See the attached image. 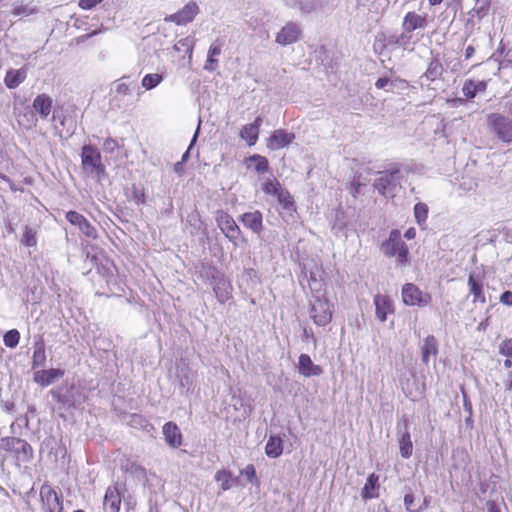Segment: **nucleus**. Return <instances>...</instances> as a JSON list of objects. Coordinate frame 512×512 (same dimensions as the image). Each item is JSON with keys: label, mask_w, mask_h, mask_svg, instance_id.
<instances>
[{"label": "nucleus", "mask_w": 512, "mask_h": 512, "mask_svg": "<svg viewBox=\"0 0 512 512\" xmlns=\"http://www.w3.org/2000/svg\"><path fill=\"white\" fill-rule=\"evenodd\" d=\"M381 251L387 257H395L397 266H406L409 262L408 246L397 229L392 230L388 239L381 244Z\"/></svg>", "instance_id": "f257e3e1"}, {"label": "nucleus", "mask_w": 512, "mask_h": 512, "mask_svg": "<svg viewBox=\"0 0 512 512\" xmlns=\"http://www.w3.org/2000/svg\"><path fill=\"white\" fill-rule=\"evenodd\" d=\"M402 178L403 174L397 168L381 171L377 173L373 186L380 195L393 197L401 186Z\"/></svg>", "instance_id": "f03ea898"}, {"label": "nucleus", "mask_w": 512, "mask_h": 512, "mask_svg": "<svg viewBox=\"0 0 512 512\" xmlns=\"http://www.w3.org/2000/svg\"><path fill=\"white\" fill-rule=\"evenodd\" d=\"M82 168L86 173L94 174L98 180H101L106 172L101 163V154L98 149L92 145H84L81 152Z\"/></svg>", "instance_id": "7ed1b4c3"}, {"label": "nucleus", "mask_w": 512, "mask_h": 512, "mask_svg": "<svg viewBox=\"0 0 512 512\" xmlns=\"http://www.w3.org/2000/svg\"><path fill=\"white\" fill-rule=\"evenodd\" d=\"M487 125L503 142H512V118L501 113L487 115Z\"/></svg>", "instance_id": "20e7f679"}, {"label": "nucleus", "mask_w": 512, "mask_h": 512, "mask_svg": "<svg viewBox=\"0 0 512 512\" xmlns=\"http://www.w3.org/2000/svg\"><path fill=\"white\" fill-rule=\"evenodd\" d=\"M332 304L325 297H316L311 300L310 316L314 323L325 326L332 319Z\"/></svg>", "instance_id": "39448f33"}, {"label": "nucleus", "mask_w": 512, "mask_h": 512, "mask_svg": "<svg viewBox=\"0 0 512 512\" xmlns=\"http://www.w3.org/2000/svg\"><path fill=\"white\" fill-rule=\"evenodd\" d=\"M215 220L225 237L236 244V241L241 234V230L232 216L223 210H218L215 215Z\"/></svg>", "instance_id": "423d86ee"}, {"label": "nucleus", "mask_w": 512, "mask_h": 512, "mask_svg": "<svg viewBox=\"0 0 512 512\" xmlns=\"http://www.w3.org/2000/svg\"><path fill=\"white\" fill-rule=\"evenodd\" d=\"M40 497L46 512H62V496L51 486L44 484L40 488Z\"/></svg>", "instance_id": "0eeeda50"}, {"label": "nucleus", "mask_w": 512, "mask_h": 512, "mask_svg": "<svg viewBox=\"0 0 512 512\" xmlns=\"http://www.w3.org/2000/svg\"><path fill=\"white\" fill-rule=\"evenodd\" d=\"M65 218L87 238L96 239L98 237L96 228L82 214L71 210L66 213Z\"/></svg>", "instance_id": "6e6552de"}, {"label": "nucleus", "mask_w": 512, "mask_h": 512, "mask_svg": "<svg viewBox=\"0 0 512 512\" xmlns=\"http://www.w3.org/2000/svg\"><path fill=\"white\" fill-rule=\"evenodd\" d=\"M402 300L408 306H425L429 301V296L414 284L407 283L402 288Z\"/></svg>", "instance_id": "1a4fd4ad"}, {"label": "nucleus", "mask_w": 512, "mask_h": 512, "mask_svg": "<svg viewBox=\"0 0 512 512\" xmlns=\"http://www.w3.org/2000/svg\"><path fill=\"white\" fill-rule=\"evenodd\" d=\"M199 12V7L196 2H188L181 10L178 12L168 15L164 18L165 22H173L177 25H185L195 18V16Z\"/></svg>", "instance_id": "9d476101"}, {"label": "nucleus", "mask_w": 512, "mask_h": 512, "mask_svg": "<svg viewBox=\"0 0 512 512\" xmlns=\"http://www.w3.org/2000/svg\"><path fill=\"white\" fill-rule=\"evenodd\" d=\"M121 502L122 493L120 491L119 484L115 483L108 486L102 503L103 512H119Z\"/></svg>", "instance_id": "9b49d317"}, {"label": "nucleus", "mask_w": 512, "mask_h": 512, "mask_svg": "<svg viewBox=\"0 0 512 512\" xmlns=\"http://www.w3.org/2000/svg\"><path fill=\"white\" fill-rule=\"evenodd\" d=\"M374 305H375L376 317L381 322H385L387 320V316L394 312L393 302L386 295H382V294L375 295Z\"/></svg>", "instance_id": "f8f14e48"}, {"label": "nucleus", "mask_w": 512, "mask_h": 512, "mask_svg": "<svg viewBox=\"0 0 512 512\" xmlns=\"http://www.w3.org/2000/svg\"><path fill=\"white\" fill-rule=\"evenodd\" d=\"M166 443L172 448H178L182 445V434L179 427L174 422H167L162 428Z\"/></svg>", "instance_id": "ddd939ff"}, {"label": "nucleus", "mask_w": 512, "mask_h": 512, "mask_svg": "<svg viewBox=\"0 0 512 512\" xmlns=\"http://www.w3.org/2000/svg\"><path fill=\"white\" fill-rule=\"evenodd\" d=\"M299 373L305 377L319 376L323 373L322 368L316 365L307 354H301L298 361Z\"/></svg>", "instance_id": "4468645a"}, {"label": "nucleus", "mask_w": 512, "mask_h": 512, "mask_svg": "<svg viewBox=\"0 0 512 512\" xmlns=\"http://www.w3.org/2000/svg\"><path fill=\"white\" fill-rule=\"evenodd\" d=\"M53 105L52 98L47 94H40L33 100L32 107L41 119H46L51 113Z\"/></svg>", "instance_id": "2eb2a0df"}, {"label": "nucleus", "mask_w": 512, "mask_h": 512, "mask_svg": "<svg viewBox=\"0 0 512 512\" xmlns=\"http://www.w3.org/2000/svg\"><path fill=\"white\" fill-rule=\"evenodd\" d=\"M63 375L64 371L58 368L40 370L34 373V381L41 386H49Z\"/></svg>", "instance_id": "dca6fc26"}, {"label": "nucleus", "mask_w": 512, "mask_h": 512, "mask_svg": "<svg viewBox=\"0 0 512 512\" xmlns=\"http://www.w3.org/2000/svg\"><path fill=\"white\" fill-rule=\"evenodd\" d=\"M263 191L266 194L273 195L277 198L279 205L284 209H288V196L284 194L277 181H267L263 184Z\"/></svg>", "instance_id": "f3484780"}, {"label": "nucleus", "mask_w": 512, "mask_h": 512, "mask_svg": "<svg viewBox=\"0 0 512 512\" xmlns=\"http://www.w3.org/2000/svg\"><path fill=\"white\" fill-rule=\"evenodd\" d=\"M469 292L473 296V302H480L484 304L486 302L485 294L483 291V285L480 280V276L474 273H470L468 277Z\"/></svg>", "instance_id": "a211bd4d"}, {"label": "nucleus", "mask_w": 512, "mask_h": 512, "mask_svg": "<svg viewBox=\"0 0 512 512\" xmlns=\"http://www.w3.org/2000/svg\"><path fill=\"white\" fill-rule=\"evenodd\" d=\"M261 124V118L257 117L253 123L244 125L240 131V137L247 142L249 146L256 143L259 134V126Z\"/></svg>", "instance_id": "6ab92c4d"}, {"label": "nucleus", "mask_w": 512, "mask_h": 512, "mask_svg": "<svg viewBox=\"0 0 512 512\" xmlns=\"http://www.w3.org/2000/svg\"><path fill=\"white\" fill-rule=\"evenodd\" d=\"M241 222L254 233H260L263 229L262 214L259 211L247 212L241 216Z\"/></svg>", "instance_id": "aec40b11"}, {"label": "nucleus", "mask_w": 512, "mask_h": 512, "mask_svg": "<svg viewBox=\"0 0 512 512\" xmlns=\"http://www.w3.org/2000/svg\"><path fill=\"white\" fill-rule=\"evenodd\" d=\"M427 24L424 16L418 15L414 12H408L403 19V29L410 33L419 28H425Z\"/></svg>", "instance_id": "412c9836"}, {"label": "nucleus", "mask_w": 512, "mask_h": 512, "mask_svg": "<svg viewBox=\"0 0 512 512\" xmlns=\"http://www.w3.org/2000/svg\"><path fill=\"white\" fill-rule=\"evenodd\" d=\"M27 77V72L24 68L10 69L7 71L4 83L9 89L18 87Z\"/></svg>", "instance_id": "4be33fe9"}, {"label": "nucleus", "mask_w": 512, "mask_h": 512, "mask_svg": "<svg viewBox=\"0 0 512 512\" xmlns=\"http://www.w3.org/2000/svg\"><path fill=\"white\" fill-rule=\"evenodd\" d=\"M421 351H422V361H423V363L428 365L429 361H430V357L431 356L436 357V355L438 353V343H437L436 338L432 335L427 336L424 339Z\"/></svg>", "instance_id": "5701e85b"}, {"label": "nucleus", "mask_w": 512, "mask_h": 512, "mask_svg": "<svg viewBox=\"0 0 512 512\" xmlns=\"http://www.w3.org/2000/svg\"><path fill=\"white\" fill-rule=\"evenodd\" d=\"M379 476L372 473L368 476L364 487L361 490V496L363 499H372L378 497V485Z\"/></svg>", "instance_id": "b1692460"}, {"label": "nucleus", "mask_w": 512, "mask_h": 512, "mask_svg": "<svg viewBox=\"0 0 512 512\" xmlns=\"http://www.w3.org/2000/svg\"><path fill=\"white\" fill-rule=\"evenodd\" d=\"M405 430L399 438L400 454L403 458L408 459L413 453V443L411 441L410 432L408 431L407 421L404 422Z\"/></svg>", "instance_id": "393cba45"}, {"label": "nucleus", "mask_w": 512, "mask_h": 512, "mask_svg": "<svg viewBox=\"0 0 512 512\" xmlns=\"http://www.w3.org/2000/svg\"><path fill=\"white\" fill-rule=\"evenodd\" d=\"M215 480L221 483V489L227 491L238 483V478L233 477L229 470H219L215 474Z\"/></svg>", "instance_id": "a878e982"}, {"label": "nucleus", "mask_w": 512, "mask_h": 512, "mask_svg": "<svg viewBox=\"0 0 512 512\" xmlns=\"http://www.w3.org/2000/svg\"><path fill=\"white\" fill-rule=\"evenodd\" d=\"M443 71L444 69L440 61L437 59H432L421 79H426L430 82L435 81L442 76Z\"/></svg>", "instance_id": "bb28decb"}, {"label": "nucleus", "mask_w": 512, "mask_h": 512, "mask_svg": "<svg viewBox=\"0 0 512 512\" xmlns=\"http://www.w3.org/2000/svg\"><path fill=\"white\" fill-rule=\"evenodd\" d=\"M14 454L19 460L28 462L33 458V448L26 440L20 438Z\"/></svg>", "instance_id": "cd10ccee"}, {"label": "nucleus", "mask_w": 512, "mask_h": 512, "mask_svg": "<svg viewBox=\"0 0 512 512\" xmlns=\"http://www.w3.org/2000/svg\"><path fill=\"white\" fill-rule=\"evenodd\" d=\"M304 272H309V281H322L324 280V271L320 265H318L314 260H310L307 263L303 264Z\"/></svg>", "instance_id": "c85d7f7f"}, {"label": "nucleus", "mask_w": 512, "mask_h": 512, "mask_svg": "<svg viewBox=\"0 0 512 512\" xmlns=\"http://www.w3.org/2000/svg\"><path fill=\"white\" fill-rule=\"evenodd\" d=\"M222 51V45L219 43H213L208 51V57L206 60V63L204 65V69L212 72L216 69L217 60L215 59L216 56L220 55Z\"/></svg>", "instance_id": "c756f323"}, {"label": "nucleus", "mask_w": 512, "mask_h": 512, "mask_svg": "<svg viewBox=\"0 0 512 512\" xmlns=\"http://www.w3.org/2000/svg\"><path fill=\"white\" fill-rule=\"evenodd\" d=\"M195 46V39L192 36H187L177 41L174 49L178 52H184L188 55L189 60L192 59L193 49Z\"/></svg>", "instance_id": "7c9ffc66"}, {"label": "nucleus", "mask_w": 512, "mask_h": 512, "mask_svg": "<svg viewBox=\"0 0 512 512\" xmlns=\"http://www.w3.org/2000/svg\"><path fill=\"white\" fill-rule=\"evenodd\" d=\"M288 145V134L284 130L274 132L269 138V147L271 149H280Z\"/></svg>", "instance_id": "2f4dec72"}, {"label": "nucleus", "mask_w": 512, "mask_h": 512, "mask_svg": "<svg viewBox=\"0 0 512 512\" xmlns=\"http://www.w3.org/2000/svg\"><path fill=\"white\" fill-rule=\"evenodd\" d=\"M46 361L45 346L42 340L35 343V350L33 353L32 367H44Z\"/></svg>", "instance_id": "473e14b6"}, {"label": "nucleus", "mask_w": 512, "mask_h": 512, "mask_svg": "<svg viewBox=\"0 0 512 512\" xmlns=\"http://www.w3.org/2000/svg\"><path fill=\"white\" fill-rule=\"evenodd\" d=\"M265 450L269 457H278L283 450L281 439L275 436H271L266 444Z\"/></svg>", "instance_id": "72a5a7b5"}, {"label": "nucleus", "mask_w": 512, "mask_h": 512, "mask_svg": "<svg viewBox=\"0 0 512 512\" xmlns=\"http://www.w3.org/2000/svg\"><path fill=\"white\" fill-rule=\"evenodd\" d=\"M37 230L33 227L25 225L24 232L21 238V244L26 247H34L37 245Z\"/></svg>", "instance_id": "f704fd0d"}, {"label": "nucleus", "mask_w": 512, "mask_h": 512, "mask_svg": "<svg viewBox=\"0 0 512 512\" xmlns=\"http://www.w3.org/2000/svg\"><path fill=\"white\" fill-rule=\"evenodd\" d=\"M214 292L220 303H224L230 298L229 284H227L224 280H219L216 283Z\"/></svg>", "instance_id": "c9c22d12"}, {"label": "nucleus", "mask_w": 512, "mask_h": 512, "mask_svg": "<svg viewBox=\"0 0 512 512\" xmlns=\"http://www.w3.org/2000/svg\"><path fill=\"white\" fill-rule=\"evenodd\" d=\"M292 7L297 9L301 15H306L316 9V2L314 0H295Z\"/></svg>", "instance_id": "e433bc0d"}, {"label": "nucleus", "mask_w": 512, "mask_h": 512, "mask_svg": "<svg viewBox=\"0 0 512 512\" xmlns=\"http://www.w3.org/2000/svg\"><path fill=\"white\" fill-rule=\"evenodd\" d=\"M163 80V76L158 73L146 74L142 79V87L151 90L158 86Z\"/></svg>", "instance_id": "4c0bfd02"}, {"label": "nucleus", "mask_w": 512, "mask_h": 512, "mask_svg": "<svg viewBox=\"0 0 512 512\" xmlns=\"http://www.w3.org/2000/svg\"><path fill=\"white\" fill-rule=\"evenodd\" d=\"M404 506L408 512H420L423 508L420 501L416 500L412 493H406L404 496Z\"/></svg>", "instance_id": "58836bf2"}, {"label": "nucleus", "mask_w": 512, "mask_h": 512, "mask_svg": "<svg viewBox=\"0 0 512 512\" xmlns=\"http://www.w3.org/2000/svg\"><path fill=\"white\" fill-rule=\"evenodd\" d=\"M37 12V8L30 4H16L14 5L11 13L14 16H29Z\"/></svg>", "instance_id": "ea45409f"}, {"label": "nucleus", "mask_w": 512, "mask_h": 512, "mask_svg": "<svg viewBox=\"0 0 512 512\" xmlns=\"http://www.w3.org/2000/svg\"><path fill=\"white\" fill-rule=\"evenodd\" d=\"M3 341L6 347L15 348L20 341V333L17 329H11L4 334Z\"/></svg>", "instance_id": "a19ab883"}, {"label": "nucleus", "mask_w": 512, "mask_h": 512, "mask_svg": "<svg viewBox=\"0 0 512 512\" xmlns=\"http://www.w3.org/2000/svg\"><path fill=\"white\" fill-rule=\"evenodd\" d=\"M414 216L419 225L424 224L428 217V206L423 202L417 203L414 206Z\"/></svg>", "instance_id": "79ce46f5"}, {"label": "nucleus", "mask_w": 512, "mask_h": 512, "mask_svg": "<svg viewBox=\"0 0 512 512\" xmlns=\"http://www.w3.org/2000/svg\"><path fill=\"white\" fill-rule=\"evenodd\" d=\"M124 79L126 77L121 78L120 80L115 82V91L119 95H130L132 93V89H134L135 84L134 83H126L124 82Z\"/></svg>", "instance_id": "37998d69"}, {"label": "nucleus", "mask_w": 512, "mask_h": 512, "mask_svg": "<svg viewBox=\"0 0 512 512\" xmlns=\"http://www.w3.org/2000/svg\"><path fill=\"white\" fill-rule=\"evenodd\" d=\"M19 440L18 437H3L0 439V448L6 452L14 453Z\"/></svg>", "instance_id": "c03bdc74"}, {"label": "nucleus", "mask_w": 512, "mask_h": 512, "mask_svg": "<svg viewBox=\"0 0 512 512\" xmlns=\"http://www.w3.org/2000/svg\"><path fill=\"white\" fill-rule=\"evenodd\" d=\"M251 163H254V169L258 173H264L268 170V161L265 157L260 155H253L249 158Z\"/></svg>", "instance_id": "a18cd8bd"}, {"label": "nucleus", "mask_w": 512, "mask_h": 512, "mask_svg": "<svg viewBox=\"0 0 512 512\" xmlns=\"http://www.w3.org/2000/svg\"><path fill=\"white\" fill-rule=\"evenodd\" d=\"M178 380L182 393H188L193 388V377L188 372L178 375Z\"/></svg>", "instance_id": "49530a36"}, {"label": "nucleus", "mask_w": 512, "mask_h": 512, "mask_svg": "<svg viewBox=\"0 0 512 512\" xmlns=\"http://www.w3.org/2000/svg\"><path fill=\"white\" fill-rule=\"evenodd\" d=\"M18 123L20 125H23L25 128L30 129L36 126L37 118L32 111H28L24 113L22 116H20V118L18 119Z\"/></svg>", "instance_id": "de8ad7c7"}, {"label": "nucleus", "mask_w": 512, "mask_h": 512, "mask_svg": "<svg viewBox=\"0 0 512 512\" xmlns=\"http://www.w3.org/2000/svg\"><path fill=\"white\" fill-rule=\"evenodd\" d=\"M309 288L312 293L313 299L316 297H324L325 293V282L322 281H309Z\"/></svg>", "instance_id": "09e8293b"}, {"label": "nucleus", "mask_w": 512, "mask_h": 512, "mask_svg": "<svg viewBox=\"0 0 512 512\" xmlns=\"http://www.w3.org/2000/svg\"><path fill=\"white\" fill-rule=\"evenodd\" d=\"M240 474L247 478V481L253 485H259L255 467L252 464L247 465L240 471Z\"/></svg>", "instance_id": "8fccbe9b"}, {"label": "nucleus", "mask_w": 512, "mask_h": 512, "mask_svg": "<svg viewBox=\"0 0 512 512\" xmlns=\"http://www.w3.org/2000/svg\"><path fill=\"white\" fill-rule=\"evenodd\" d=\"M462 93L466 98H474L477 93L475 91L474 80L468 79L464 82L462 87Z\"/></svg>", "instance_id": "3c124183"}, {"label": "nucleus", "mask_w": 512, "mask_h": 512, "mask_svg": "<svg viewBox=\"0 0 512 512\" xmlns=\"http://www.w3.org/2000/svg\"><path fill=\"white\" fill-rule=\"evenodd\" d=\"M199 130H200V123L198 124V127L190 141V144H189V147L188 149L184 152V154L182 155L181 157V161L182 164H184L190 157V150L192 149V147L196 144L197 142V139H198V135H199Z\"/></svg>", "instance_id": "603ef678"}, {"label": "nucleus", "mask_w": 512, "mask_h": 512, "mask_svg": "<svg viewBox=\"0 0 512 512\" xmlns=\"http://www.w3.org/2000/svg\"><path fill=\"white\" fill-rule=\"evenodd\" d=\"M499 352L504 356L512 357V339L501 342L499 345Z\"/></svg>", "instance_id": "864d4df0"}, {"label": "nucleus", "mask_w": 512, "mask_h": 512, "mask_svg": "<svg viewBox=\"0 0 512 512\" xmlns=\"http://www.w3.org/2000/svg\"><path fill=\"white\" fill-rule=\"evenodd\" d=\"M103 0H79V7L84 10H90L97 4H100Z\"/></svg>", "instance_id": "5fc2aeb1"}, {"label": "nucleus", "mask_w": 512, "mask_h": 512, "mask_svg": "<svg viewBox=\"0 0 512 512\" xmlns=\"http://www.w3.org/2000/svg\"><path fill=\"white\" fill-rule=\"evenodd\" d=\"M410 40H411V35H409L407 33H402L401 35H399L395 38V45H399V46L406 48L407 45L409 44Z\"/></svg>", "instance_id": "6e6d98bb"}, {"label": "nucleus", "mask_w": 512, "mask_h": 512, "mask_svg": "<svg viewBox=\"0 0 512 512\" xmlns=\"http://www.w3.org/2000/svg\"><path fill=\"white\" fill-rule=\"evenodd\" d=\"M103 148L105 151L112 153L118 148V143L113 138H107L103 143Z\"/></svg>", "instance_id": "4d7b16f0"}, {"label": "nucleus", "mask_w": 512, "mask_h": 512, "mask_svg": "<svg viewBox=\"0 0 512 512\" xmlns=\"http://www.w3.org/2000/svg\"><path fill=\"white\" fill-rule=\"evenodd\" d=\"M301 37V30L297 25L290 24V43L299 40Z\"/></svg>", "instance_id": "13d9d810"}, {"label": "nucleus", "mask_w": 512, "mask_h": 512, "mask_svg": "<svg viewBox=\"0 0 512 512\" xmlns=\"http://www.w3.org/2000/svg\"><path fill=\"white\" fill-rule=\"evenodd\" d=\"M343 215L342 212H336V222L333 224L332 229L337 233L339 231H343L346 228V223L339 220V217Z\"/></svg>", "instance_id": "bf43d9fd"}, {"label": "nucleus", "mask_w": 512, "mask_h": 512, "mask_svg": "<svg viewBox=\"0 0 512 512\" xmlns=\"http://www.w3.org/2000/svg\"><path fill=\"white\" fill-rule=\"evenodd\" d=\"M500 302L506 306H512V291H505L500 296Z\"/></svg>", "instance_id": "052dcab7"}, {"label": "nucleus", "mask_w": 512, "mask_h": 512, "mask_svg": "<svg viewBox=\"0 0 512 512\" xmlns=\"http://www.w3.org/2000/svg\"><path fill=\"white\" fill-rule=\"evenodd\" d=\"M276 41L281 45H286L288 43V32L285 27H283L277 34Z\"/></svg>", "instance_id": "680f3d73"}, {"label": "nucleus", "mask_w": 512, "mask_h": 512, "mask_svg": "<svg viewBox=\"0 0 512 512\" xmlns=\"http://www.w3.org/2000/svg\"><path fill=\"white\" fill-rule=\"evenodd\" d=\"M511 64H512V51L510 50L505 54L504 60L502 62H499L498 70H500L502 67H508Z\"/></svg>", "instance_id": "e2e57ef3"}, {"label": "nucleus", "mask_w": 512, "mask_h": 512, "mask_svg": "<svg viewBox=\"0 0 512 512\" xmlns=\"http://www.w3.org/2000/svg\"><path fill=\"white\" fill-rule=\"evenodd\" d=\"M475 91L476 93L484 92L487 87V83L484 81H474Z\"/></svg>", "instance_id": "0e129e2a"}, {"label": "nucleus", "mask_w": 512, "mask_h": 512, "mask_svg": "<svg viewBox=\"0 0 512 512\" xmlns=\"http://www.w3.org/2000/svg\"><path fill=\"white\" fill-rule=\"evenodd\" d=\"M14 408H15V404L14 402L12 401H6L4 404H3V410L7 413H12L14 412Z\"/></svg>", "instance_id": "69168bd1"}, {"label": "nucleus", "mask_w": 512, "mask_h": 512, "mask_svg": "<svg viewBox=\"0 0 512 512\" xmlns=\"http://www.w3.org/2000/svg\"><path fill=\"white\" fill-rule=\"evenodd\" d=\"M361 191V183L353 182L351 185V194L355 197Z\"/></svg>", "instance_id": "338daca9"}, {"label": "nucleus", "mask_w": 512, "mask_h": 512, "mask_svg": "<svg viewBox=\"0 0 512 512\" xmlns=\"http://www.w3.org/2000/svg\"><path fill=\"white\" fill-rule=\"evenodd\" d=\"M389 82V79L388 78H379L376 83H375V86L376 88L378 89H383L384 87H386V85L388 84Z\"/></svg>", "instance_id": "774afa93"}]
</instances>
